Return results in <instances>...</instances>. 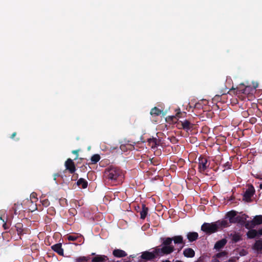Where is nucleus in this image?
Segmentation results:
<instances>
[{"mask_svg": "<svg viewBox=\"0 0 262 262\" xmlns=\"http://www.w3.org/2000/svg\"><path fill=\"white\" fill-rule=\"evenodd\" d=\"M257 232V235H262V228L259 229Z\"/></svg>", "mask_w": 262, "mask_h": 262, "instance_id": "obj_42", "label": "nucleus"}, {"mask_svg": "<svg viewBox=\"0 0 262 262\" xmlns=\"http://www.w3.org/2000/svg\"><path fill=\"white\" fill-rule=\"evenodd\" d=\"M183 255L186 257H193L195 255L194 251L191 248H187L184 250Z\"/></svg>", "mask_w": 262, "mask_h": 262, "instance_id": "obj_16", "label": "nucleus"}, {"mask_svg": "<svg viewBox=\"0 0 262 262\" xmlns=\"http://www.w3.org/2000/svg\"><path fill=\"white\" fill-rule=\"evenodd\" d=\"M162 262H171V261H169V260H165L162 261Z\"/></svg>", "mask_w": 262, "mask_h": 262, "instance_id": "obj_44", "label": "nucleus"}, {"mask_svg": "<svg viewBox=\"0 0 262 262\" xmlns=\"http://www.w3.org/2000/svg\"><path fill=\"white\" fill-rule=\"evenodd\" d=\"M162 112V110H160L157 107H154L151 110L150 114L151 116H159Z\"/></svg>", "mask_w": 262, "mask_h": 262, "instance_id": "obj_23", "label": "nucleus"}, {"mask_svg": "<svg viewBox=\"0 0 262 262\" xmlns=\"http://www.w3.org/2000/svg\"><path fill=\"white\" fill-rule=\"evenodd\" d=\"M66 166V170H68L70 173H73L75 170L76 168L75 165H65Z\"/></svg>", "mask_w": 262, "mask_h": 262, "instance_id": "obj_29", "label": "nucleus"}, {"mask_svg": "<svg viewBox=\"0 0 262 262\" xmlns=\"http://www.w3.org/2000/svg\"><path fill=\"white\" fill-rule=\"evenodd\" d=\"M256 121H257V119H256V118H255L254 117H251L249 119V123H250L252 124H255L256 122Z\"/></svg>", "mask_w": 262, "mask_h": 262, "instance_id": "obj_35", "label": "nucleus"}, {"mask_svg": "<svg viewBox=\"0 0 262 262\" xmlns=\"http://www.w3.org/2000/svg\"><path fill=\"white\" fill-rule=\"evenodd\" d=\"M260 187L261 188H262V184H260Z\"/></svg>", "mask_w": 262, "mask_h": 262, "instance_id": "obj_49", "label": "nucleus"}, {"mask_svg": "<svg viewBox=\"0 0 262 262\" xmlns=\"http://www.w3.org/2000/svg\"><path fill=\"white\" fill-rule=\"evenodd\" d=\"M248 225H246V227L247 228H248Z\"/></svg>", "mask_w": 262, "mask_h": 262, "instance_id": "obj_51", "label": "nucleus"}, {"mask_svg": "<svg viewBox=\"0 0 262 262\" xmlns=\"http://www.w3.org/2000/svg\"><path fill=\"white\" fill-rule=\"evenodd\" d=\"M113 255L116 257L121 258L125 257L127 254L126 252L123 250L116 249L113 250Z\"/></svg>", "mask_w": 262, "mask_h": 262, "instance_id": "obj_12", "label": "nucleus"}, {"mask_svg": "<svg viewBox=\"0 0 262 262\" xmlns=\"http://www.w3.org/2000/svg\"><path fill=\"white\" fill-rule=\"evenodd\" d=\"M175 262H182V261L181 260H177Z\"/></svg>", "mask_w": 262, "mask_h": 262, "instance_id": "obj_47", "label": "nucleus"}, {"mask_svg": "<svg viewBox=\"0 0 262 262\" xmlns=\"http://www.w3.org/2000/svg\"><path fill=\"white\" fill-rule=\"evenodd\" d=\"M247 235L249 238H254L257 235V232L256 230L251 229L247 233Z\"/></svg>", "mask_w": 262, "mask_h": 262, "instance_id": "obj_24", "label": "nucleus"}, {"mask_svg": "<svg viewBox=\"0 0 262 262\" xmlns=\"http://www.w3.org/2000/svg\"><path fill=\"white\" fill-rule=\"evenodd\" d=\"M252 225L254 226L262 224V215H256L251 221Z\"/></svg>", "mask_w": 262, "mask_h": 262, "instance_id": "obj_20", "label": "nucleus"}, {"mask_svg": "<svg viewBox=\"0 0 262 262\" xmlns=\"http://www.w3.org/2000/svg\"><path fill=\"white\" fill-rule=\"evenodd\" d=\"M232 236V241L233 243H236L242 240V236L239 233H235Z\"/></svg>", "mask_w": 262, "mask_h": 262, "instance_id": "obj_25", "label": "nucleus"}, {"mask_svg": "<svg viewBox=\"0 0 262 262\" xmlns=\"http://www.w3.org/2000/svg\"><path fill=\"white\" fill-rule=\"evenodd\" d=\"M42 204L45 207H48L50 205V202L48 199H45L42 201Z\"/></svg>", "mask_w": 262, "mask_h": 262, "instance_id": "obj_34", "label": "nucleus"}, {"mask_svg": "<svg viewBox=\"0 0 262 262\" xmlns=\"http://www.w3.org/2000/svg\"><path fill=\"white\" fill-rule=\"evenodd\" d=\"M162 246H157L154 248L152 252L146 251L143 252L140 256L141 259L146 261L152 260L158 256L166 255L161 251Z\"/></svg>", "mask_w": 262, "mask_h": 262, "instance_id": "obj_5", "label": "nucleus"}, {"mask_svg": "<svg viewBox=\"0 0 262 262\" xmlns=\"http://www.w3.org/2000/svg\"><path fill=\"white\" fill-rule=\"evenodd\" d=\"M226 255V252H225V251H222V252H219L218 253H217L216 255H215V256L216 258H220L221 257H223V256H224Z\"/></svg>", "mask_w": 262, "mask_h": 262, "instance_id": "obj_33", "label": "nucleus"}, {"mask_svg": "<svg viewBox=\"0 0 262 262\" xmlns=\"http://www.w3.org/2000/svg\"><path fill=\"white\" fill-rule=\"evenodd\" d=\"M104 177L105 179L112 182H121L124 178V173L116 165H110L109 167L105 169L104 172Z\"/></svg>", "mask_w": 262, "mask_h": 262, "instance_id": "obj_2", "label": "nucleus"}, {"mask_svg": "<svg viewBox=\"0 0 262 262\" xmlns=\"http://www.w3.org/2000/svg\"><path fill=\"white\" fill-rule=\"evenodd\" d=\"M147 142L149 145L153 149L157 147L160 143V140H158L156 138H149L148 139Z\"/></svg>", "mask_w": 262, "mask_h": 262, "instance_id": "obj_13", "label": "nucleus"}, {"mask_svg": "<svg viewBox=\"0 0 262 262\" xmlns=\"http://www.w3.org/2000/svg\"><path fill=\"white\" fill-rule=\"evenodd\" d=\"M181 123L182 128L185 130H188L193 127V125L187 120H185L184 121H182Z\"/></svg>", "mask_w": 262, "mask_h": 262, "instance_id": "obj_19", "label": "nucleus"}, {"mask_svg": "<svg viewBox=\"0 0 262 262\" xmlns=\"http://www.w3.org/2000/svg\"><path fill=\"white\" fill-rule=\"evenodd\" d=\"M161 239L162 243L161 245V251L166 255L172 253L176 249L178 250V252H180L185 245L182 235L161 238Z\"/></svg>", "mask_w": 262, "mask_h": 262, "instance_id": "obj_1", "label": "nucleus"}, {"mask_svg": "<svg viewBox=\"0 0 262 262\" xmlns=\"http://www.w3.org/2000/svg\"><path fill=\"white\" fill-rule=\"evenodd\" d=\"M220 98V95H215L214 98H213V101H217L219 100V99Z\"/></svg>", "mask_w": 262, "mask_h": 262, "instance_id": "obj_36", "label": "nucleus"}, {"mask_svg": "<svg viewBox=\"0 0 262 262\" xmlns=\"http://www.w3.org/2000/svg\"><path fill=\"white\" fill-rule=\"evenodd\" d=\"M130 257H133V258H134V256H133V255H130Z\"/></svg>", "mask_w": 262, "mask_h": 262, "instance_id": "obj_48", "label": "nucleus"}, {"mask_svg": "<svg viewBox=\"0 0 262 262\" xmlns=\"http://www.w3.org/2000/svg\"><path fill=\"white\" fill-rule=\"evenodd\" d=\"M95 255H96L95 253H92L91 254V255H94V256H95Z\"/></svg>", "mask_w": 262, "mask_h": 262, "instance_id": "obj_46", "label": "nucleus"}, {"mask_svg": "<svg viewBox=\"0 0 262 262\" xmlns=\"http://www.w3.org/2000/svg\"><path fill=\"white\" fill-rule=\"evenodd\" d=\"M77 235H69L67 237L68 239L70 241H75L78 238Z\"/></svg>", "mask_w": 262, "mask_h": 262, "instance_id": "obj_31", "label": "nucleus"}, {"mask_svg": "<svg viewBox=\"0 0 262 262\" xmlns=\"http://www.w3.org/2000/svg\"><path fill=\"white\" fill-rule=\"evenodd\" d=\"M245 254H244V252H243V255H244Z\"/></svg>", "mask_w": 262, "mask_h": 262, "instance_id": "obj_52", "label": "nucleus"}, {"mask_svg": "<svg viewBox=\"0 0 262 262\" xmlns=\"http://www.w3.org/2000/svg\"><path fill=\"white\" fill-rule=\"evenodd\" d=\"M187 238L189 242H193L199 238V234L196 232H189L186 235Z\"/></svg>", "mask_w": 262, "mask_h": 262, "instance_id": "obj_10", "label": "nucleus"}, {"mask_svg": "<svg viewBox=\"0 0 262 262\" xmlns=\"http://www.w3.org/2000/svg\"><path fill=\"white\" fill-rule=\"evenodd\" d=\"M247 89H249V87H245L244 84H242L237 87L236 89H234L233 87H232L228 93H229L230 91L233 90H236V94H248L249 93V91H247Z\"/></svg>", "mask_w": 262, "mask_h": 262, "instance_id": "obj_9", "label": "nucleus"}, {"mask_svg": "<svg viewBox=\"0 0 262 262\" xmlns=\"http://www.w3.org/2000/svg\"><path fill=\"white\" fill-rule=\"evenodd\" d=\"M227 240L225 238H223L216 242L214 245V248L216 250H220L223 248L227 243Z\"/></svg>", "mask_w": 262, "mask_h": 262, "instance_id": "obj_14", "label": "nucleus"}, {"mask_svg": "<svg viewBox=\"0 0 262 262\" xmlns=\"http://www.w3.org/2000/svg\"><path fill=\"white\" fill-rule=\"evenodd\" d=\"M228 226V220L223 219L211 223H204L201 226V230L207 234H211L217 232L219 229Z\"/></svg>", "mask_w": 262, "mask_h": 262, "instance_id": "obj_3", "label": "nucleus"}, {"mask_svg": "<svg viewBox=\"0 0 262 262\" xmlns=\"http://www.w3.org/2000/svg\"><path fill=\"white\" fill-rule=\"evenodd\" d=\"M51 248L59 255H63V249L62 248V245L61 243L53 245L52 246Z\"/></svg>", "mask_w": 262, "mask_h": 262, "instance_id": "obj_11", "label": "nucleus"}, {"mask_svg": "<svg viewBox=\"0 0 262 262\" xmlns=\"http://www.w3.org/2000/svg\"><path fill=\"white\" fill-rule=\"evenodd\" d=\"M16 132H14V133H13L11 135V136L10 138H11V139H13L14 138V137L16 136Z\"/></svg>", "mask_w": 262, "mask_h": 262, "instance_id": "obj_39", "label": "nucleus"}, {"mask_svg": "<svg viewBox=\"0 0 262 262\" xmlns=\"http://www.w3.org/2000/svg\"><path fill=\"white\" fill-rule=\"evenodd\" d=\"M134 148V147L133 145L130 144H126L125 145H121L120 146V149L122 151H125L127 150H132Z\"/></svg>", "mask_w": 262, "mask_h": 262, "instance_id": "obj_26", "label": "nucleus"}, {"mask_svg": "<svg viewBox=\"0 0 262 262\" xmlns=\"http://www.w3.org/2000/svg\"><path fill=\"white\" fill-rule=\"evenodd\" d=\"M0 220H2L3 222L4 223V224L3 225V227L4 228V229L5 230L9 229V227L11 225V223L10 224V225H9V223H7L6 222H5V221L3 219H2V218L1 217H0Z\"/></svg>", "mask_w": 262, "mask_h": 262, "instance_id": "obj_32", "label": "nucleus"}, {"mask_svg": "<svg viewBox=\"0 0 262 262\" xmlns=\"http://www.w3.org/2000/svg\"><path fill=\"white\" fill-rule=\"evenodd\" d=\"M109 261L108 257L105 255H95L91 260L92 262H107Z\"/></svg>", "mask_w": 262, "mask_h": 262, "instance_id": "obj_8", "label": "nucleus"}, {"mask_svg": "<svg viewBox=\"0 0 262 262\" xmlns=\"http://www.w3.org/2000/svg\"><path fill=\"white\" fill-rule=\"evenodd\" d=\"M254 192V188L252 185H251L247 189H246V190L244 192L243 199V200L247 202H251V197L253 195Z\"/></svg>", "mask_w": 262, "mask_h": 262, "instance_id": "obj_7", "label": "nucleus"}, {"mask_svg": "<svg viewBox=\"0 0 262 262\" xmlns=\"http://www.w3.org/2000/svg\"><path fill=\"white\" fill-rule=\"evenodd\" d=\"M211 262H220L217 258H215L212 259Z\"/></svg>", "mask_w": 262, "mask_h": 262, "instance_id": "obj_41", "label": "nucleus"}, {"mask_svg": "<svg viewBox=\"0 0 262 262\" xmlns=\"http://www.w3.org/2000/svg\"><path fill=\"white\" fill-rule=\"evenodd\" d=\"M90 259V256H80L76 259V262H88Z\"/></svg>", "mask_w": 262, "mask_h": 262, "instance_id": "obj_28", "label": "nucleus"}, {"mask_svg": "<svg viewBox=\"0 0 262 262\" xmlns=\"http://www.w3.org/2000/svg\"><path fill=\"white\" fill-rule=\"evenodd\" d=\"M100 156L99 154H95L91 157V160L93 164H96L100 160Z\"/></svg>", "mask_w": 262, "mask_h": 262, "instance_id": "obj_27", "label": "nucleus"}, {"mask_svg": "<svg viewBox=\"0 0 262 262\" xmlns=\"http://www.w3.org/2000/svg\"><path fill=\"white\" fill-rule=\"evenodd\" d=\"M80 149L73 150L72 152L75 155V157L73 158V159L68 158L64 162V164H74L73 161L78 159V153Z\"/></svg>", "mask_w": 262, "mask_h": 262, "instance_id": "obj_17", "label": "nucleus"}, {"mask_svg": "<svg viewBox=\"0 0 262 262\" xmlns=\"http://www.w3.org/2000/svg\"><path fill=\"white\" fill-rule=\"evenodd\" d=\"M245 254H244V252H243V255H244Z\"/></svg>", "mask_w": 262, "mask_h": 262, "instance_id": "obj_53", "label": "nucleus"}, {"mask_svg": "<svg viewBox=\"0 0 262 262\" xmlns=\"http://www.w3.org/2000/svg\"><path fill=\"white\" fill-rule=\"evenodd\" d=\"M79 187L85 189L88 187V182L83 178H80L76 183Z\"/></svg>", "mask_w": 262, "mask_h": 262, "instance_id": "obj_21", "label": "nucleus"}, {"mask_svg": "<svg viewBox=\"0 0 262 262\" xmlns=\"http://www.w3.org/2000/svg\"><path fill=\"white\" fill-rule=\"evenodd\" d=\"M13 209H14V214H17V209L16 208V204L14 205V207L13 208Z\"/></svg>", "mask_w": 262, "mask_h": 262, "instance_id": "obj_38", "label": "nucleus"}, {"mask_svg": "<svg viewBox=\"0 0 262 262\" xmlns=\"http://www.w3.org/2000/svg\"><path fill=\"white\" fill-rule=\"evenodd\" d=\"M198 164H207L208 161L206 157L201 155L198 158Z\"/></svg>", "mask_w": 262, "mask_h": 262, "instance_id": "obj_30", "label": "nucleus"}, {"mask_svg": "<svg viewBox=\"0 0 262 262\" xmlns=\"http://www.w3.org/2000/svg\"><path fill=\"white\" fill-rule=\"evenodd\" d=\"M148 208L145 204H143L142 205V210L140 212L141 219L144 220L145 219L148 213Z\"/></svg>", "mask_w": 262, "mask_h": 262, "instance_id": "obj_18", "label": "nucleus"}, {"mask_svg": "<svg viewBox=\"0 0 262 262\" xmlns=\"http://www.w3.org/2000/svg\"><path fill=\"white\" fill-rule=\"evenodd\" d=\"M84 160V159L83 158H79V161H78L77 162V164H79L80 163H84V162L83 161Z\"/></svg>", "mask_w": 262, "mask_h": 262, "instance_id": "obj_40", "label": "nucleus"}, {"mask_svg": "<svg viewBox=\"0 0 262 262\" xmlns=\"http://www.w3.org/2000/svg\"><path fill=\"white\" fill-rule=\"evenodd\" d=\"M242 114H243V116L245 117H246L249 115L248 111H244L243 112Z\"/></svg>", "mask_w": 262, "mask_h": 262, "instance_id": "obj_37", "label": "nucleus"}, {"mask_svg": "<svg viewBox=\"0 0 262 262\" xmlns=\"http://www.w3.org/2000/svg\"><path fill=\"white\" fill-rule=\"evenodd\" d=\"M59 174L58 173H55L54 174V180L55 181L56 180V178L59 177Z\"/></svg>", "mask_w": 262, "mask_h": 262, "instance_id": "obj_43", "label": "nucleus"}, {"mask_svg": "<svg viewBox=\"0 0 262 262\" xmlns=\"http://www.w3.org/2000/svg\"><path fill=\"white\" fill-rule=\"evenodd\" d=\"M15 227L17 231V234L19 236L24 235L26 232L25 229L23 227V224L21 223H17L15 224Z\"/></svg>", "mask_w": 262, "mask_h": 262, "instance_id": "obj_15", "label": "nucleus"}, {"mask_svg": "<svg viewBox=\"0 0 262 262\" xmlns=\"http://www.w3.org/2000/svg\"><path fill=\"white\" fill-rule=\"evenodd\" d=\"M226 218L229 219V221H228L229 226L232 223L244 224L245 221V219L242 216L237 215V212L234 210L228 212L226 214Z\"/></svg>", "mask_w": 262, "mask_h": 262, "instance_id": "obj_6", "label": "nucleus"}, {"mask_svg": "<svg viewBox=\"0 0 262 262\" xmlns=\"http://www.w3.org/2000/svg\"><path fill=\"white\" fill-rule=\"evenodd\" d=\"M226 164H229V162H227L225 163Z\"/></svg>", "mask_w": 262, "mask_h": 262, "instance_id": "obj_50", "label": "nucleus"}, {"mask_svg": "<svg viewBox=\"0 0 262 262\" xmlns=\"http://www.w3.org/2000/svg\"><path fill=\"white\" fill-rule=\"evenodd\" d=\"M253 248L258 252L262 251V239L256 241L253 245Z\"/></svg>", "mask_w": 262, "mask_h": 262, "instance_id": "obj_22", "label": "nucleus"}, {"mask_svg": "<svg viewBox=\"0 0 262 262\" xmlns=\"http://www.w3.org/2000/svg\"><path fill=\"white\" fill-rule=\"evenodd\" d=\"M199 171L202 173L207 174L210 169L214 168V171H224L226 169L231 168L232 165H198Z\"/></svg>", "mask_w": 262, "mask_h": 262, "instance_id": "obj_4", "label": "nucleus"}, {"mask_svg": "<svg viewBox=\"0 0 262 262\" xmlns=\"http://www.w3.org/2000/svg\"><path fill=\"white\" fill-rule=\"evenodd\" d=\"M179 162H180V163L182 162H183V159H180L179 160Z\"/></svg>", "mask_w": 262, "mask_h": 262, "instance_id": "obj_45", "label": "nucleus"}]
</instances>
